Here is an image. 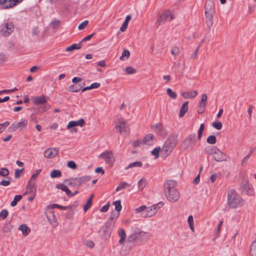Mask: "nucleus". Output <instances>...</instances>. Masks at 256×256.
I'll use <instances>...</instances> for the list:
<instances>
[{"mask_svg":"<svg viewBox=\"0 0 256 256\" xmlns=\"http://www.w3.org/2000/svg\"><path fill=\"white\" fill-rule=\"evenodd\" d=\"M228 204L230 208H236L243 204V200L234 190L228 192Z\"/></svg>","mask_w":256,"mask_h":256,"instance_id":"obj_1","label":"nucleus"},{"mask_svg":"<svg viewBox=\"0 0 256 256\" xmlns=\"http://www.w3.org/2000/svg\"><path fill=\"white\" fill-rule=\"evenodd\" d=\"M176 144L177 137L174 135L169 136L162 148V156L166 158L170 155Z\"/></svg>","mask_w":256,"mask_h":256,"instance_id":"obj_2","label":"nucleus"},{"mask_svg":"<svg viewBox=\"0 0 256 256\" xmlns=\"http://www.w3.org/2000/svg\"><path fill=\"white\" fill-rule=\"evenodd\" d=\"M148 240L147 233L139 229L132 231L131 234L128 236L127 242L134 243L135 242H145Z\"/></svg>","mask_w":256,"mask_h":256,"instance_id":"obj_3","label":"nucleus"},{"mask_svg":"<svg viewBox=\"0 0 256 256\" xmlns=\"http://www.w3.org/2000/svg\"><path fill=\"white\" fill-rule=\"evenodd\" d=\"M91 178L90 176H82L78 178H72L66 179L64 181L69 186L78 187L81 185L89 181Z\"/></svg>","mask_w":256,"mask_h":256,"instance_id":"obj_4","label":"nucleus"},{"mask_svg":"<svg viewBox=\"0 0 256 256\" xmlns=\"http://www.w3.org/2000/svg\"><path fill=\"white\" fill-rule=\"evenodd\" d=\"M174 16L170 10H166L162 14H160L156 22V26L157 28L160 25L162 22L166 20H172L174 19Z\"/></svg>","mask_w":256,"mask_h":256,"instance_id":"obj_5","label":"nucleus"},{"mask_svg":"<svg viewBox=\"0 0 256 256\" xmlns=\"http://www.w3.org/2000/svg\"><path fill=\"white\" fill-rule=\"evenodd\" d=\"M114 227L113 222H106L100 228V230L102 231V238L104 240L108 239L111 236Z\"/></svg>","mask_w":256,"mask_h":256,"instance_id":"obj_6","label":"nucleus"},{"mask_svg":"<svg viewBox=\"0 0 256 256\" xmlns=\"http://www.w3.org/2000/svg\"><path fill=\"white\" fill-rule=\"evenodd\" d=\"M158 204L162 206L164 203L162 202H158L157 204H154L151 206L146 207L142 213V215L144 218L151 217L153 216L157 212L158 208H159L158 206Z\"/></svg>","mask_w":256,"mask_h":256,"instance_id":"obj_7","label":"nucleus"},{"mask_svg":"<svg viewBox=\"0 0 256 256\" xmlns=\"http://www.w3.org/2000/svg\"><path fill=\"white\" fill-rule=\"evenodd\" d=\"M28 124V121L26 119H22L20 122H15L12 124L8 128V131L10 132H14L18 129L25 128Z\"/></svg>","mask_w":256,"mask_h":256,"instance_id":"obj_8","label":"nucleus"},{"mask_svg":"<svg viewBox=\"0 0 256 256\" xmlns=\"http://www.w3.org/2000/svg\"><path fill=\"white\" fill-rule=\"evenodd\" d=\"M241 191L242 193L248 195L252 196L254 194L253 188L250 186L248 179L243 180L242 182Z\"/></svg>","mask_w":256,"mask_h":256,"instance_id":"obj_9","label":"nucleus"},{"mask_svg":"<svg viewBox=\"0 0 256 256\" xmlns=\"http://www.w3.org/2000/svg\"><path fill=\"white\" fill-rule=\"evenodd\" d=\"M196 134H191L186 138L182 143L183 146L185 150L188 149L192 145L196 144Z\"/></svg>","mask_w":256,"mask_h":256,"instance_id":"obj_10","label":"nucleus"},{"mask_svg":"<svg viewBox=\"0 0 256 256\" xmlns=\"http://www.w3.org/2000/svg\"><path fill=\"white\" fill-rule=\"evenodd\" d=\"M167 199L170 202H176L180 198V193L176 189H172L171 190L165 192Z\"/></svg>","mask_w":256,"mask_h":256,"instance_id":"obj_11","label":"nucleus"},{"mask_svg":"<svg viewBox=\"0 0 256 256\" xmlns=\"http://www.w3.org/2000/svg\"><path fill=\"white\" fill-rule=\"evenodd\" d=\"M99 157L105 160L106 162L112 166L115 161L114 157L112 151H106L101 154Z\"/></svg>","mask_w":256,"mask_h":256,"instance_id":"obj_12","label":"nucleus"},{"mask_svg":"<svg viewBox=\"0 0 256 256\" xmlns=\"http://www.w3.org/2000/svg\"><path fill=\"white\" fill-rule=\"evenodd\" d=\"M23 0H0V4L4 8H10L21 3Z\"/></svg>","mask_w":256,"mask_h":256,"instance_id":"obj_13","label":"nucleus"},{"mask_svg":"<svg viewBox=\"0 0 256 256\" xmlns=\"http://www.w3.org/2000/svg\"><path fill=\"white\" fill-rule=\"evenodd\" d=\"M14 28L12 22H6L4 24V28L0 30V33L4 36H8L14 32Z\"/></svg>","mask_w":256,"mask_h":256,"instance_id":"obj_14","label":"nucleus"},{"mask_svg":"<svg viewBox=\"0 0 256 256\" xmlns=\"http://www.w3.org/2000/svg\"><path fill=\"white\" fill-rule=\"evenodd\" d=\"M215 4L212 0H207L205 4V15L214 16Z\"/></svg>","mask_w":256,"mask_h":256,"instance_id":"obj_15","label":"nucleus"},{"mask_svg":"<svg viewBox=\"0 0 256 256\" xmlns=\"http://www.w3.org/2000/svg\"><path fill=\"white\" fill-rule=\"evenodd\" d=\"M212 157L214 159L218 162L227 160L228 158L226 154H224L218 148L214 149V151L212 154Z\"/></svg>","mask_w":256,"mask_h":256,"instance_id":"obj_16","label":"nucleus"},{"mask_svg":"<svg viewBox=\"0 0 256 256\" xmlns=\"http://www.w3.org/2000/svg\"><path fill=\"white\" fill-rule=\"evenodd\" d=\"M59 152L58 148H47L44 152V156L48 158H52L56 156Z\"/></svg>","mask_w":256,"mask_h":256,"instance_id":"obj_17","label":"nucleus"},{"mask_svg":"<svg viewBox=\"0 0 256 256\" xmlns=\"http://www.w3.org/2000/svg\"><path fill=\"white\" fill-rule=\"evenodd\" d=\"M85 124V122L84 119L80 118L77 121H70L68 122V124L66 126V128L68 130L70 129V128H74L76 126H80L81 127L83 126Z\"/></svg>","mask_w":256,"mask_h":256,"instance_id":"obj_18","label":"nucleus"},{"mask_svg":"<svg viewBox=\"0 0 256 256\" xmlns=\"http://www.w3.org/2000/svg\"><path fill=\"white\" fill-rule=\"evenodd\" d=\"M154 127L156 132L162 138H165L167 136L166 130L162 124H157Z\"/></svg>","mask_w":256,"mask_h":256,"instance_id":"obj_19","label":"nucleus"},{"mask_svg":"<svg viewBox=\"0 0 256 256\" xmlns=\"http://www.w3.org/2000/svg\"><path fill=\"white\" fill-rule=\"evenodd\" d=\"M32 100L34 104L36 105L44 104L47 102V100L44 95L33 97Z\"/></svg>","mask_w":256,"mask_h":256,"instance_id":"obj_20","label":"nucleus"},{"mask_svg":"<svg viewBox=\"0 0 256 256\" xmlns=\"http://www.w3.org/2000/svg\"><path fill=\"white\" fill-rule=\"evenodd\" d=\"M176 182L172 180H167L164 184V192L166 191L171 190L172 189H176Z\"/></svg>","mask_w":256,"mask_h":256,"instance_id":"obj_21","label":"nucleus"},{"mask_svg":"<svg viewBox=\"0 0 256 256\" xmlns=\"http://www.w3.org/2000/svg\"><path fill=\"white\" fill-rule=\"evenodd\" d=\"M26 190H29L30 194L36 193V182L30 180L26 186Z\"/></svg>","mask_w":256,"mask_h":256,"instance_id":"obj_22","label":"nucleus"},{"mask_svg":"<svg viewBox=\"0 0 256 256\" xmlns=\"http://www.w3.org/2000/svg\"><path fill=\"white\" fill-rule=\"evenodd\" d=\"M116 128L120 132H124L127 133L128 130V128L126 126L125 121L120 122L119 124H118Z\"/></svg>","mask_w":256,"mask_h":256,"instance_id":"obj_23","label":"nucleus"},{"mask_svg":"<svg viewBox=\"0 0 256 256\" xmlns=\"http://www.w3.org/2000/svg\"><path fill=\"white\" fill-rule=\"evenodd\" d=\"M154 138V134H148L144 136V138L142 142L146 144H148V146L152 145V144H153L152 140H153Z\"/></svg>","mask_w":256,"mask_h":256,"instance_id":"obj_24","label":"nucleus"},{"mask_svg":"<svg viewBox=\"0 0 256 256\" xmlns=\"http://www.w3.org/2000/svg\"><path fill=\"white\" fill-rule=\"evenodd\" d=\"M198 94L196 90L192 91L190 92H182L181 95L185 98H194Z\"/></svg>","mask_w":256,"mask_h":256,"instance_id":"obj_25","label":"nucleus"},{"mask_svg":"<svg viewBox=\"0 0 256 256\" xmlns=\"http://www.w3.org/2000/svg\"><path fill=\"white\" fill-rule=\"evenodd\" d=\"M120 214V212L113 210L110 214V218L107 220L106 222H113L114 226L115 220L118 218Z\"/></svg>","mask_w":256,"mask_h":256,"instance_id":"obj_26","label":"nucleus"},{"mask_svg":"<svg viewBox=\"0 0 256 256\" xmlns=\"http://www.w3.org/2000/svg\"><path fill=\"white\" fill-rule=\"evenodd\" d=\"M188 101L184 102L180 109V114H179V116L180 118H182L183 117L185 114L188 112Z\"/></svg>","mask_w":256,"mask_h":256,"instance_id":"obj_27","label":"nucleus"},{"mask_svg":"<svg viewBox=\"0 0 256 256\" xmlns=\"http://www.w3.org/2000/svg\"><path fill=\"white\" fill-rule=\"evenodd\" d=\"M118 235L120 238L119 240L118 243L120 244H122L124 242L126 235L125 230L124 229L121 228L118 230Z\"/></svg>","mask_w":256,"mask_h":256,"instance_id":"obj_28","label":"nucleus"},{"mask_svg":"<svg viewBox=\"0 0 256 256\" xmlns=\"http://www.w3.org/2000/svg\"><path fill=\"white\" fill-rule=\"evenodd\" d=\"M18 230L22 232L24 236H28L30 232V228L28 227L26 224H22L20 225L18 228Z\"/></svg>","mask_w":256,"mask_h":256,"instance_id":"obj_29","label":"nucleus"},{"mask_svg":"<svg viewBox=\"0 0 256 256\" xmlns=\"http://www.w3.org/2000/svg\"><path fill=\"white\" fill-rule=\"evenodd\" d=\"M56 188L61 190L62 191L65 192L68 196H70V194H71V191L64 184H58L56 185Z\"/></svg>","mask_w":256,"mask_h":256,"instance_id":"obj_30","label":"nucleus"},{"mask_svg":"<svg viewBox=\"0 0 256 256\" xmlns=\"http://www.w3.org/2000/svg\"><path fill=\"white\" fill-rule=\"evenodd\" d=\"M100 84L98 82H94L90 86H86L82 88V92H84L88 90L94 89V88H98L100 86Z\"/></svg>","mask_w":256,"mask_h":256,"instance_id":"obj_31","label":"nucleus"},{"mask_svg":"<svg viewBox=\"0 0 256 256\" xmlns=\"http://www.w3.org/2000/svg\"><path fill=\"white\" fill-rule=\"evenodd\" d=\"M80 45L81 42H80L79 44H74L66 48V52H71L74 50H79L80 48Z\"/></svg>","mask_w":256,"mask_h":256,"instance_id":"obj_32","label":"nucleus"},{"mask_svg":"<svg viewBox=\"0 0 256 256\" xmlns=\"http://www.w3.org/2000/svg\"><path fill=\"white\" fill-rule=\"evenodd\" d=\"M250 255L251 256H256V240H254L251 244Z\"/></svg>","mask_w":256,"mask_h":256,"instance_id":"obj_33","label":"nucleus"},{"mask_svg":"<svg viewBox=\"0 0 256 256\" xmlns=\"http://www.w3.org/2000/svg\"><path fill=\"white\" fill-rule=\"evenodd\" d=\"M52 178H59L62 176V172L58 170H54L50 174Z\"/></svg>","mask_w":256,"mask_h":256,"instance_id":"obj_34","label":"nucleus"},{"mask_svg":"<svg viewBox=\"0 0 256 256\" xmlns=\"http://www.w3.org/2000/svg\"><path fill=\"white\" fill-rule=\"evenodd\" d=\"M130 186V184L126 182H122L120 184L119 186L116 188V191L118 192V191L122 190L123 189L126 188H127L129 187Z\"/></svg>","mask_w":256,"mask_h":256,"instance_id":"obj_35","label":"nucleus"},{"mask_svg":"<svg viewBox=\"0 0 256 256\" xmlns=\"http://www.w3.org/2000/svg\"><path fill=\"white\" fill-rule=\"evenodd\" d=\"M206 25L209 28H210L213 24V16L206 15Z\"/></svg>","mask_w":256,"mask_h":256,"instance_id":"obj_36","label":"nucleus"},{"mask_svg":"<svg viewBox=\"0 0 256 256\" xmlns=\"http://www.w3.org/2000/svg\"><path fill=\"white\" fill-rule=\"evenodd\" d=\"M80 90V87L78 84H73L68 87V90L72 92H76Z\"/></svg>","mask_w":256,"mask_h":256,"instance_id":"obj_37","label":"nucleus"},{"mask_svg":"<svg viewBox=\"0 0 256 256\" xmlns=\"http://www.w3.org/2000/svg\"><path fill=\"white\" fill-rule=\"evenodd\" d=\"M142 162H141L138 161L130 163L126 168V169L128 170L133 167H142Z\"/></svg>","mask_w":256,"mask_h":256,"instance_id":"obj_38","label":"nucleus"},{"mask_svg":"<svg viewBox=\"0 0 256 256\" xmlns=\"http://www.w3.org/2000/svg\"><path fill=\"white\" fill-rule=\"evenodd\" d=\"M22 198V196L21 195H16L15 196L13 200L10 203L11 206H14L17 204V203L18 201H20Z\"/></svg>","mask_w":256,"mask_h":256,"instance_id":"obj_39","label":"nucleus"},{"mask_svg":"<svg viewBox=\"0 0 256 256\" xmlns=\"http://www.w3.org/2000/svg\"><path fill=\"white\" fill-rule=\"evenodd\" d=\"M206 142L211 144H215L216 142V138L215 136L211 135L206 138Z\"/></svg>","mask_w":256,"mask_h":256,"instance_id":"obj_40","label":"nucleus"},{"mask_svg":"<svg viewBox=\"0 0 256 256\" xmlns=\"http://www.w3.org/2000/svg\"><path fill=\"white\" fill-rule=\"evenodd\" d=\"M162 149L160 146L154 148L151 154L154 156L155 158H158L159 157V153Z\"/></svg>","mask_w":256,"mask_h":256,"instance_id":"obj_41","label":"nucleus"},{"mask_svg":"<svg viewBox=\"0 0 256 256\" xmlns=\"http://www.w3.org/2000/svg\"><path fill=\"white\" fill-rule=\"evenodd\" d=\"M114 205L115 206V211L120 212L122 208L121 205V202L120 200H118L113 202Z\"/></svg>","mask_w":256,"mask_h":256,"instance_id":"obj_42","label":"nucleus"},{"mask_svg":"<svg viewBox=\"0 0 256 256\" xmlns=\"http://www.w3.org/2000/svg\"><path fill=\"white\" fill-rule=\"evenodd\" d=\"M146 180L144 178H142L138 182V187L140 190H142L146 186Z\"/></svg>","mask_w":256,"mask_h":256,"instance_id":"obj_43","label":"nucleus"},{"mask_svg":"<svg viewBox=\"0 0 256 256\" xmlns=\"http://www.w3.org/2000/svg\"><path fill=\"white\" fill-rule=\"evenodd\" d=\"M166 93L168 96L172 99L176 98L177 96V94L175 92H173L172 90L170 88H168L166 90Z\"/></svg>","mask_w":256,"mask_h":256,"instance_id":"obj_44","label":"nucleus"},{"mask_svg":"<svg viewBox=\"0 0 256 256\" xmlns=\"http://www.w3.org/2000/svg\"><path fill=\"white\" fill-rule=\"evenodd\" d=\"M216 148L212 146H208L206 148L204 151L206 153L208 154H213L214 152V149H216Z\"/></svg>","mask_w":256,"mask_h":256,"instance_id":"obj_45","label":"nucleus"},{"mask_svg":"<svg viewBox=\"0 0 256 256\" xmlns=\"http://www.w3.org/2000/svg\"><path fill=\"white\" fill-rule=\"evenodd\" d=\"M204 128V124H200L198 130V140H200L202 138V134Z\"/></svg>","mask_w":256,"mask_h":256,"instance_id":"obj_46","label":"nucleus"},{"mask_svg":"<svg viewBox=\"0 0 256 256\" xmlns=\"http://www.w3.org/2000/svg\"><path fill=\"white\" fill-rule=\"evenodd\" d=\"M92 202L90 200H88L86 203L83 206V210L84 212H86L92 206Z\"/></svg>","mask_w":256,"mask_h":256,"instance_id":"obj_47","label":"nucleus"},{"mask_svg":"<svg viewBox=\"0 0 256 256\" xmlns=\"http://www.w3.org/2000/svg\"><path fill=\"white\" fill-rule=\"evenodd\" d=\"M9 174V170L6 168H0V176H6Z\"/></svg>","mask_w":256,"mask_h":256,"instance_id":"obj_48","label":"nucleus"},{"mask_svg":"<svg viewBox=\"0 0 256 256\" xmlns=\"http://www.w3.org/2000/svg\"><path fill=\"white\" fill-rule=\"evenodd\" d=\"M88 21L87 20H85L80 23L78 26V29L79 30H82L84 29L88 26Z\"/></svg>","mask_w":256,"mask_h":256,"instance_id":"obj_49","label":"nucleus"},{"mask_svg":"<svg viewBox=\"0 0 256 256\" xmlns=\"http://www.w3.org/2000/svg\"><path fill=\"white\" fill-rule=\"evenodd\" d=\"M67 166L72 170H76L77 168V165L76 162L72 160H70L67 163Z\"/></svg>","mask_w":256,"mask_h":256,"instance_id":"obj_50","label":"nucleus"},{"mask_svg":"<svg viewBox=\"0 0 256 256\" xmlns=\"http://www.w3.org/2000/svg\"><path fill=\"white\" fill-rule=\"evenodd\" d=\"M212 126L218 130L222 129V125L220 122H214L212 124Z\"/></svg>","mask_w":256,"mask_h":256,"instance_id":"obj_51","label":"nucleus"},{"mask_svg":"<svg viewBox=\"0 0 256 256\" xmlns=\"http://www.w3.org/2000/svg\"><path fill=\"white\" fill-rule=\"evenodd\" d=\"M130 56V52L128 50H124L122 52L121 56L120 57V60H124V57H126L127 58H128V57Z\"/></svg>","mask_w":256,"mask_h":256,"instance_id":"obj_52","label":"nucleus"},{"mask_svg":"<svg viewBox=\"0 0 256 256\" xmlns=\"http://www.w3.org/2000/svg\"><path fill=\"white\" fill-rule=\"evenodd\" d=\"M41 170H42L41 169H38V170H36L34 172V174L32 176L30 180L36 182V177L39 174Z\"/></svg>","mask_w":256,"mask_h":256,"instance_id":"obj_53","label":"nucleus"},{"mask_svg":"<svg viewBox=\"0 0 256 256\" xmlns=\"http://www.w3.org/2000/svg\"><path fill=\"white\" fill-rule=\"evenodd\" d=\"M125 70H126V72L129 74H134L136 73V69H134V68L130 67V66L127 67L126 68Z\"/></svg>","mask_w":256,"mask_h":256,"instance_id":"obj_54","label":"nucleus"},{"mask_svg":"<svg viewBox=\"0 0 256 256\" xmlns=\"http://www.w3.org/2000/svg\"><path fill=\"white\" fill-rule=\"evenodd\" d=\"M8 216V211L6 210H2L0 212V218H1L2 219L4 220Z\"/></svg>","mask_w":256,"mask_h":256,"instance_id":"obj_55","label":"nucleus"},{"mask_svg":"<svg viewBox=\"0 0 256 256\" xmlns=\"http://www.w3.org/2000/svg\"><path fill=\"white\" fill-rule=\"evenodd\" d=\"M24 170V168H22L21 170H18V169L16 170L15 172H14V177L16 178H20Z\"/></svg>","mask_w":256,"mask_h":256,"instance_id":"obj_56","label":"nucleus"},{"mask_svg":"<svg viewBox=\"0 0 256 256\" xmlns=\"http://www.w3.org/2000/svg\"><path fill=\"white\" fill-rule=\"evenodd\" d=\"M180 53V49L177 46H174L172 48V50H171V54L174 56H177L178 54Z\"/></svg>","mask_w":256,"mask_h":256,"instance_id":"obj_57","label":"nucleus"},{"mask_svg":"<svg viewBox=\"0 0 256 256\" xmlns=\"http://www.w3.org/2000/svg\"><path fill=\"white\" fill-rule=\"evenodd\" d=\"M52 208H58L63 210H66L68 208V206H62L58 204H53L52 205Z\"/></svg>","mask_w":256,"mask_h":256,"instance_id":"obj_58","label":"nucleus"},{"mask_svg":"<svg viewBox=\"0 0 256 256\" xmlns=\"http://www.w3.org/2000/svg\"><path fill=\"white\" fill-rule=\"evenodd\" d=\"M10 124V122L8 121H6L3 124H0V132H2L4 128L7 127Z\"/></svg>","mask_w":256,"mask_h":256,"instance_id":"obj_59","label":"nucleus"},{"mask_svg":"<svg viewBox=\"0 0 256 256\" xmlns=\"http://www.w3.org/2000/svg\"><path fill=\"white\" fill-rule=\"evenodd\" d=\"M110 206V203L108 202L106 204H105L104 206H103L102 208L100 209V212H106L108 210Z\"/></svg>","mask_w":256,"mask_h":256,"instance_id":"obj_60","label":"nucleus"},{"mask_svg":"<svg viewBox=\"0 0 256 256\" xmlns=\"http://www.w3.org/2000/svg\"><path fill=\"white\" fill-rule=\"evenodd\" d=\"M7 178L8 179V180H2L0 182L1 185L4 186H7L10 184L11 178L10 177H8Z\"/></svg>","mask_w":256,"mask_h":256,"instance_id":"obj_61","label":"nucleus"},{"mask_svg":"<svg viewBox=\"0 0 256 256\" xmlns=\"http://www.w3.org/2000/svg\"><path fill=\"white\" fill-rule=\"evenodd\" d=\"M84 243L87 246L89 247L90 248H92L94 246V244L92 240H86Z\"/></svg>","mask_w":256,"mask_h":256,"instance_id":"obj_62","label":"nucleus"},{"mask_svg":"<svg viewBox=\"0 0 256 256\" xmlns=\"http://www.w3.org/2000/svg\"><path fill=\"white\" fill-rule=\"evenodd\" d=\"M94 33H92L91 34L86 36V37L84 38L80 42H81L82 44L83 42L90 40L91 38L94 36Z\"/></svg>","mask_w":256,"mask_h":256,"instance_id":"obj_63","label":"nucleus"},{"mask_svg":"<svg viewBox=\"0 0 256 256\" xmlns=\"http://www.w3.org/2000/svg\"><path fill=\"white\" fill-rule=\"evenodd\" d=\"M146 208V206H140L139 208H136L135 210V211L136 212L138 213L140 212H143L144 210H145V208Z\"/></svg>","mask_w":256,"mask_h":256,"instance_id":"obj_64","label":"nucleus"}]
</instances>
